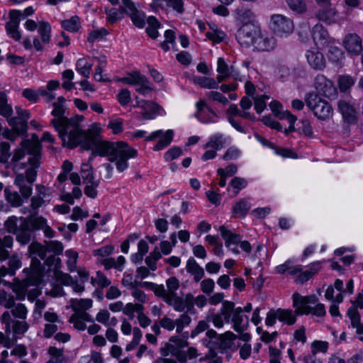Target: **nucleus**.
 <instances>
[{
    "instance_id": "obj_28",
    "label": "nucleus",
    "mask_w": 363,
    "mask_h": 363,
    "mask_svg": "<svg viewBox=\"0 0 363 363\" xmlns=\"http://www.w3.org/2000/svg\"><path fill=\"white\" fill-rule=\"evenodd\" d=\"M226 143V138L223 134L216 133L210 137L208 143H206L205 148H212L215 150H219L223 148Z\"/></svg>"
},
{
    "instance_id": "obj_11",
    "label": "nucleus",
    "mask_w": 363,
    "mask_h": 363,
    "mask_svg": "<svg viewBox=\"0 0 363 363\" xmlns=\"http://www.w3.org/2000/svg\"><path fill=\"white\" fill-rule=\"evenodd\" d=\"M122 3L124 5L123 13H126L130 17L135 26L143 28L145 25L144 14L137 9L131 0H122Z\"/></svg>"
},
{
    "instance_id": "obj_56",
    "label": "nucleus",
    "mask_w": 363,
    "mask_h": 363,
    "mask_svg": "<svg viewBox=\"0 0 363 363\" xmlns=\"http://www.w3.org/2000/svg\"><path fill=\"white\" fill-rule=\"evenodd\" d=\"M182 155V150L179 147H172L169 149L164 154V158L166 161L169 162L178 158Z\"/></svg>"
},
{
    "instance_id": "obj_16",
    "label": "nucleus",
    "mask_w": 363,
    "mask_h": 363,
    "mask_svg": "<svg viewBox=\"0 0 363 363\" xmlns=\"http://www.w3.org/2000/svg\"><path fill=\"white\" fill-rule=\"evenodd\" d=\"M343 44L348 52L355 55H359L363 49L362 40L355 33L347 35L343 41Z\"/></svg>"
},
{
    "instance_id": "obj_39",
    "label": "nucleus",
    "mask_w": 363,
    "mask_h": 363,
    "mask_svg": "<svg viewBox=\"0 0 363 363\" xmlns=\"http://www.w3.org/2000/svg\"><path fill=\"white\" fill-rule=\"evenodd\" d=\"M147 27L146 28V33L152 39L157 38L158 32L157 29L160 26V23L154 16H150L147 19Z\"/></svg>"
},
{
    "instance_id": "obj_12",
    "label": "nucleus",
    "mask_w": 363,
    "mask_h": 363,
    "mask_svg": "<svg viewBox=\"0 0 363 363\" xmlns=\"http://www.w3.org/2000/svg\"><path fill=\"white\" fill-rule=\"evenodd\" d=\"M30 222V226L33 232L43 230L46 238H52L55 237V232L47 224V220L43 216H35L33 213L27 218Z\"/></svg>"
},
{
    "instance_id": "obj_25",
    "label": "nucleus",
    "mask_w": 363,
    "mask_h": 363,
    "mask_svg": "<svg viewBox=\"0 0 363 363\" xmlns=\"http://www.w3.org/2000/svg\"><path fill=\"white\" fill-rule=\"evenodd\" d=\"M251 208V204L248 199H242L236 202L232 209L234 213L238 218H244Z\"/></svg>"
},
{
    "instance_id": "obj_53",
    "label": "nucleus",
    "mask_w": 363,
    "mask_h": 363,
    "mask_svg": "<svg viewBox=\"0 0 363 363\" xmlns=\"http://www.w3.org/2000/svg\"><path fill=\"white\" fill-rule=\"evenodd\" d=\"M229 185L235 189L234 196L238 195V192L246 187L247 182L245 179L241 177H234L230 182Z\"/></svg>"
},
{
    "instance_id": "obj_35",
    "label": "nucleus",
    "mask_w": 363,
    "mask_h": 363,
    "mask_svg": "<svg viewBox=\"0 0 363 363\" xmlns=\"http://www.w3.org/2000/svg\"><path fill=\"white\" fill-rule=\"evenodd\" d=\"M217 72L219 74L217 77L218 82L225 81L230 76L229 67L222 57H219L218 60Z\"/></svg>"
},
{
    "instance_id": "obj_64",
    "label": "nucleus",
    "mask_w": 363,
    "mask_h": 363,
    "mask_svg": "<svg viewBox=\"0 0 363 363\" xmlns=\"http://www.w3.org/2000/svg\"><path fill=\"white\" fill-rule=\"evenodd\" d=\"M240 155V151L235 147H229L223 156L224 160H236Z\"/></svg>"
},
{
    "instance_id": "obj_19",
    "label": "nucleus",
    "mask_w": 363,
    "mask_h": 363,
    "mask_svg": "<svg viewBox=\"0 0 363 363\" xmlns=\"http://www.w3.org/2000/svg\"><path fill=\"white\" fill-rule=\"evenodd\" d=\"M242 308L241 307L236 308L234 315L231 318L234 330L239 333L245 330L248 325V317L242 315Z\"/></svg>"
},
{
    "instance_id": "obj_30",
    "label": "nucleus",
    "mask_w": 363,
    "mask_h": 363,
    "mask_svg": "<svg viewBox=\"0 0 363 363\" xmlns=\"http://www.w3.org/2000/svg\"><path fill=\"white\" fill-rule=\"evenodd\" d=\"M237 18L245 23H252L255 18V13L250 9L243 6H238L235 10Z\"/></svg>"
},
{
    "instance_id": "obj_13",
    "label": "nucleus",
    "mask_w": 363,
    "mask_h": 363,
    "mask_svg": "<svg viewBox=\"0 0 363 363\" xmlns=\"http://www.w3.org/2000/svg\"><path fill=\"white\" fill-rule=\"evenodd\" d=\"M137 106L143 109L141 115L145 120L153 119L157 115L161 114L160 111H163L162 108L159 104L151 101H138Z\"/></svg>"
},
{
    "instance_id": "obj_15",
    "label": "nucleus",
    "mask_w": 363,
    "mask_h": 363,
    "mask_svg": "<svg viewBox=\"0 0 363 363\" xmlns=\"http://www.w3.org/2000/svg\"><path fill=\"white\" fill-rule=\"evenodd\" d=\"M276 44V40L273 36L263 34L259 30L252 46L257 50L264 52L273 50Z\"/></svg>"
},
{
    "instance_id": "obj_3",
    "label": "nucleus",
    "mask_w": 363,
    "mask_h": 363,
    "mask_svg": "<svg viewBox=\"0 0 363 363\" xmlns=\"http://www.w3.org/2000/svg\"><path fill=\"white\" fill-rule=\"evenodd\" d=\"M82 148L86 150H93L89 160V161L96 155L101 157L108 156V161L111 162L118 159L116 165L120 172H123L128 168L127 160L129 158L135 157L138 155L137 150L130 147L125 142L118 141L113 143L101 140V136L97 132L93 136H91L88 142L84 143Z\"/></svg>"
},
{
    "instance_id": "obj_47",
    "label": "nucleus",
    "mask_w": 363,
    "mask_h": 363,
    "mask_svg": "<svg viewBox=\"0 0 363 363\" xmlns=\"http://www.w3.org/2000/svg\"><path fill=\"white\" fill-rule=\"evenodd\" d=\"M11 313L15 318L26 320L27 318L28 310L24 304L15 303L11 308Z\"/></svg>"
},
{
    "instance_id": "obj_48",
    "label": "nucleus",
    "mask_w": 363,
    "mask_h": 363,
    "mask_svg": "<svg viewBox=\"0 0 363 363\" xmlns=\"http://www.w3.org/2000/svg\"><path fill=\"white\" fill-rule=\"evenodd\" d=\"M195 116L203 123H216V118H218L217 114L209 107H207V111L201 115L195 114Z\"/></svg>"
},
{
    "instance_id": "obj_54",
    "label": "nucleus",
    "mask_w": 363,
    "mask_h": 363,
    "mask_svg": "<svg viewBox=\"0 0 363 363\" xmlns=\"http://www.w3.org/2000/svg\"><path fill=\"white\" fill-rule=\"evenodd\" d=\"M48 203V201H45L43 198L38 196H33L30 199V207L33 211V215L36 216L38 213V208L43 206H46Z\"/></svg>"
},
{
    "instance_id": "obj_4",
    "label": "nucleus",
    "mask_w": 363,
    "mask_h": 363,
    "mask_svg": "<svg viewBox=\"0 0 363 363\" xmlns=\"http://www.w3.org/2000/svg\"><path fill=\"white\" fill-rule=\"evenodd\" d=\"M21 147L16 148L13 151L10 164L11 167L15 174L26 169L30 158L39 155V166L42 158V145L36 134L32 135V139L24 140L21 142Z\"/></svg>"
},
{
    "instance_id": "obj_1",
    "label": "nucleus",
    "mask_w": 363,
    "mask_h": 363,
    "mask_svg": "<svg viewBox=\"0 0 363 363\" xmlns=\"http://www.w3.org/2000/svg\"><path fill=\"white\" fill-rule=\"evenodd\" d=\"M63 252V245L61 242L57 240L44 241L42 244L33 241L28 246V252L31 257L30 268L36 277H42L45 271V267L40 259L44 260V264L48 267H54L55 276L57 281L62 284L71 286L73 284L72 277L67 273L59 272L61 267V259L57 257Z\"/></svg>"
},
{
    "instance_id": "obj_18",
    "label": "nucleus",
    "mask_w": 363,
    "mask_h": 363,
    "mask_svg": "<svg viewBox=\"0 0 363 363\" xmlns=\"http://www.w3.org/2000/svg\"><path fill=\"white\" fill-rule=\"evenodd\" d=\"M306 58L309 65L315 70H323L326 65L325 59L323 53L316 50H308Z\"/></svg>"
},
{
    "instance_id": "obj_32",
    "label": "nucleus",
    "mask_w": 363,
    "mask_h": 363,
    "mask_svg": "<svg viewBox=\"0 0 363 363\" xmlns=\"http://www.w3.org/2000/svg\"><path fill=\"white\" fill-rule=\"evenodd\" d=\"M8 123L14 129L17 135H23L27 133L28 123L26 120L12 117L8 120Z\"/></svg>"
},
{
    "instance_id": "obj_9",
    "label": "nucleus",
    "mask_w": 363,
    "mask_h": 363,
    "mask_svg": "<svg viewBox=\"0 0 363 363\" xmlns=\"http://www.w3.org/2000/svg\"><path fill=\"white\" fill-rule=\"evenodd\" d=\"M337 110L341 113L345 123L352 125L358 121L357 112L354 106L347 100L340 99L337 101Z\"/></svg>"
},
{
    "instance_id": "obj_51",
    "label": "nucleus",
    "mask_w": 363,
    "mask_h": 363,
    "mask_svg": "<svg viewBox=\"0 0 363 363\" xmlns=\"http://www.w3.org/2000/svg\"><path fill=\"white\" fill-rule=\"evenodd\" d=\"M328 57L330 61L337 63L343 59L344 53L342 50L337 47H330L328 50Z\"/></svg>"
},
{
    "instance_id": "obj_21",
    "label": "nucleus",
    "mask_w": 363,
    "mask_h": 363,
    "mask_svg": "<svg viewBox=\"0 0 363 363\" xmlns=\"http://www.w3.org/2000/svg\"><path fill=\"white\" fill-rule=\"evenodd\" d=\"M186 269L187 272L194 277L195 282L200 281L205 275L203 269L196 262L194 257H190L188 259Z\"/></svg>"
},
{
    "instance_id": "obj_27",
    "label": "nucleus",
    "mask_w": 363,
    "mask_h": 363,
    "mask_svg": "<svg viewBox=\"0 0 363 363\" xmlns=\"http://www.w3.org/2000/svg\"><path fill=\"white\" fill-rule=\"evenodd\" d=\"M6 201L12 207H19L23 203V199L17 191H13L9 187H6L4 190Z\"/></svg>"
},
{
    "instance_id": "obj_31",
    "label": "nucleus",
    "mask_w": 363,
    "mask_h": 363,
    "mask_svg": "<svg viewBox=\"0 0 363 363\" xmlns=\"http://www.w3.org/2000/svg\"><path fill=\"white\" fill-rule=\"evenodd\" d=\"M278 320L281 322L285 323L289 325H294L296 321V317L294 311L291 309H281L278 308Z\"/></svg>"
},
{
    "instance_id": "obj_10",
    "label": "nucleus",
    "mask_w": 363,
    "mask_h": 363,
    "mask_svg": "<svg viewBox=\"0 0 363 363\" xmlns=\"http://www.w3.org/2000/svg\"><path fill=\"white\" fill-rule=\"evenodd\" d=\"M32 229L29 220L24 217L19 218L18 229L14 234L16 240L21 245H26L30 242L32 238Z\"/></svg>"
},
{
    "instance_id": "obj_57",
    "label": "nucleus",
    "mask_w": 363,
    "mask_h": 363,
    "mask_svg": "<svg viewBox=\"0 0 363 363\" xmlns=\"http://www.w3.org/2000/svg\"><path fill=\"white\" fill-rule=\"evenodd\" d=\"M108 34V32L106 29L102 28L99 30H95L91 31L87 38V40L89 43H93L97 40L102 39L104 36L107 35Z\"/></svg>"
},
{
    "instance_id": "obj_42",
    "label": "nucleus",
    "mask_w": 363,
    "mask_h": 363,
    "mask_svg": "<svg viewBox=\"0 0 363 363\" xmlns=\"http://www.w3.org/2000/svg\"><path fill=\"white\" fill-rule=\"evenodd\" d=\"M174 136V131L172 130H167L164 136L157 142L154 146L153 150L158 151L167 147L172 141Z\"/></svg>"
},
{
    "instance_id": "obj_26",
    "label": "nucleus",
    "mask_w": 363,
    "mask_h": 363,
    "mask_svg": "<svg viewBox=\"0 0 363 363\" xmlns=\"http://www.w3.org/2000/svg\"><path fill=\"white\" fill-rule=\"evenodd\" d=\"M313 38L316 43L324 45L328 42L329 34L323 25L316 24L313 28Z\"/></svg>"
},
{
    "instance_id": "obj_8",
    "label": "nucleus",
    "mask_w": 363,
    "mask_h": 363,
    "mask_svg": "<svg viewBox=\"0 0 363 363\" xmlns=\"http://www.w3.org/2000/svg\"><path fill=\"white\" fill-rule=\"evenodd\" d=\"M259 31V28L253 23H244L238 30L236 38L238 43L245 47L253 45L254 41Z\"/></svg>"
},
{
    "instance_id": "obj_17",
    "label": "nucleus",
    "mask_w": 363,
    "mask_h": 363,
    "mask_svg": "<svg viewBox=\"0 0 363 363\" xmlns=\"http://www.w3.org/2000/svg\"><path fill=\"white\" fill-rule=\"evenodd\" d=\"M314 86L315 89L323 95L329 96L335 91L333 82L328 79L324 75L318 74L315 78Z\"/></svg>"
},
{
    "instance_id": "obj_43",
    "label": "nucleus",
    "mask_w": 363,
    "mask_h": 363,
    "mask_svg": "<svg viewBox=\"0 0 363 363\" xmlns=\"http://www.w3.org/2000/svg\"><path fill=\"white\" fill-rule=\"evenodd\" d=\"M195 82L201 87L204 89H217L220 82L213 78L199 77L195 79Z\"/></svg>"
},
{
    "instance_id": "obj_60",
    "label": "nucleus",
    "mask_w": 363,
    "mask_h": 363,
    "mask_svg": "<svg viewBox=\"0 0 363 363\" xmlns=\"http://www.w3.org/2000/svg\"><path fill=\"white\" fill-rule=\"evenodd\" d=\"M183 302L184 305V309L186 313H189L191 314H194L196 313L194 308V297L191 294H187L185 296V298H183Z\"/></svg>"
},
{
    "instance_id": "obj_23",
    "label": "nucleus",
    "mask_w": 363,
    "mask_h": 363,
    "mask_svg": "<svg viewBox=\"0 0 363 363\" xmlns=\"http://www.w3.org/2000/svg\"><path fill=\"white\" fill-rule=\"evenodd\" d=\"M320 269V262H316L312 263L309 269L301 272L296 278L295 281L298 284H303L308 281L315 273H317Z\"/></svg>"
},
{
    "instance_id": "obj_5",
    "label": "nucleus",
    "mask_w": 363,
    "mask_h": 363,
    "mask_svg": "<svg viewBox=\"0 0 363 363\" xmlns=\"http://www.w3.org/2000/svg\"><path fill=\"white\" fill-rule=\"evenodd\" d=\"M39 155L32 157L28 160L29 167L26 168L25 174L16 173L14 184L18 187L21 196L27 200L32 194L33 184L36 179L38 169L39 168Z\"/></svg>"
},
{
    "instance_id": "obj_14",
    "label": "nucleus",
    "mask_w": 363,
    "mask_h": 363,
    "mask_svg": "<svg viewBox=\"0 0 363 363\" xmlns=\"http://www.w3.org/2000/svg\"><path fill=\"white\" fill-rule=\"evenodd\" d=\"M9 14L10 20L6 24V31L14 40H19L21 35L18 31V28L22 13L19 10H11Z\"/></svg>"
},
{
    "instance_id": "obj_50",
    "label": "nucleus",
    "mask_w": 363,
    "mask_h": 363,
    "mask_svg": "<svg viewBox=\"0 0 363 363\" xmlns=\"http://www.w3.org/2000/svg\"><path fill=\"white\" fill-rule=\"evenodd\" d=\"M124 9L123 6H121L119 9H111L109 10H106V13H107V21L110 23H115L118 19L123 17Z\"/></svg>"
},
{
    "instance_id": "obj_22",
    "label": "nucleus",
    "mask_w": 363,
    "mask_h": 363,
    "mask_svg": "<svg viewBox=\"0 0 363 363\" xmlns=\"http://www.w3.org/2000/svg\"><path fill=\"white\" fill-rule=\"evenodd\" d=\"M219 231L221 236L225 240V246L230 247V246L238 245L240 242V237L238 234L233 233L230 230H228L224 225L220 226Z\"/></svg>"
},
{
    "instance_id": "obj_45",
    "label": "nucleus",
    "mask_w": 363,
    "mask_h": 363,
    "mask_svg": "<svg viewBox=\"0 0 363 363\" xmlns=\"http://www.w3.org/2000/svg\"><path fill=\"white\" fill-rule=\"evenodd\" d=\"M92 64H89L85 58H80L76 63V69L84 77H89Z\"/></svg>"
},
{
    "instance_id": "obj_63",
    "label": "nucleus",
    "mask_w": 363,
    "mask_h": 363,
    "mask_svg": "<svg viewBox=\"0 0 363 363\" xmlns=\"http://www.w3.org/2000/svg\"><path fill=\"white\" fill-rule=\"evenodd\" d=\"M36 196L43 198V199L45 201H48V203L50 201L51 194L49 189L43 185L38 184L36 186Z\"/></svg>"
},
{
    "instance_id": "obj_44",
    "label": "nucleus",
    "mask_w": 363,
    "mask_h": 363,
    "mask_svg": "<svg viewBox=\"0 0 363 363\" xmlns=\"http://www.w3.org/2000/svg\"><path fill=\"white\" fill-rule=\"evenodd\" d=\"M289 9L296 13H303L307 10L305 0H286Z\"/></svg>"
},
{
    "instance_id": "obj_29",
    "label": "nucleus",
    "mask_w": 363,
    "mask_h": 363,
    "mask_svg": "<svg viewBox=\"0 0 363 363\" xmlns=\"http://www.w3.org/2000/svg\"><path fill=\"white\" fill-rule=\"evenodd\" d=\"M315 16L320 21L332 24L335 22L336 11L332 8L324 7L320 9Z\"/></svg>"
},
{
    "instance_id": "obj_49",
    "label": "nucleus",
    "mask_w": 363,
    "mask_h": 363,
    "mask_svg": "<svg viewBox=\"0 0 363 363\" xmlns=\"http://www.w3.org/2000/svg\"><path fill=\"white\" fill-rule=\"evenodd\" d=\"M19 218L15 216L9 217L4 222V228L9 233L15 234L18 229Z\"/></svg>"
},
{
    "instance_id": "obj_24",
    "label": "nucleus",
    "mask_w": 363,
    "mask_h": 363,
    "mask_svg": "<svg viewBox=\"0 0 363 363\" xmlns=\"http://www.w3.org/2000/svg\"><path fill=\"white\" fill-rule=\"evenodd\" d=\"M347 314L350 319L352 327L357 328V333L363 334V324L360 323V314L356 306H352L349 308Z\"/></svg>"
},
{
    "instance_id": "obj_55",
    "label": "nucleus",
    "mask_w": 363,
    "mask_h": 363,
    "mask_svg": "<svg viewBox=\"0 0 363 363\" xmlns=\"http://www.w3.org/2000/svg\"><path fill=\"white\" fill-rule=\"evenodd\" d=\"M99 185V180L89 182V184H86L84 187V194L91 199H94L97 196L98 192L96 188Z\"/></svg>"
},
{
    "instance_id": "obj_34",
    "label": "nucleus",
    "mask_w": 363,
    "mask_h": 363,
    "mask_svg": "<svg viewBox=\"0 0 363 363\" xmlns=\"http://www.w3.org/2000/svg\"><path fill=\"white\" fill-rule=\"evenodd\" d=\"M13 238L11 235H6L0 238V259L5 260L9 257V252L7 248H11L13 246Z\"/></svg>"
},
{
    "instance_id": "obj_6",
    "label": "nucleus",
    "mask_w": 363,
    "mask_h": 363,
    "mask_svg": "<svg viewBox=\"0 0 363 363\" xmlns=\"http://www.w3.org/2000/svg\"><path fill=\"white\" fill-rule=\"evenodd\" d=\"M306 106L313 112L320 120H328L333 113L332 106L315 92H310L306 95Z\"/></svg>"
},
{
    "instance_id": "obj_2",
    "label": "nucleus",
    "mask_w": 363,
    "mask_h": 363,
    "mask_svg": "<svg viewBox=\"0 0 363 363\" xmlns=\"http://www.w3.org/2000/svg\"><path fill=\"white\" fill-rule=\"evenodd\" d=\"M54 107L51 114L54 116L50 121L51 124L58 133L62 144L64 147L73 149L79 145L83 147V144L88 142L91 136L96 132L88 129L83 130L79 123L84 120L82 116H76L72 118L65 116V108L59 103H52Z\"/></svg>"
},
{
    "instance_id": "obj_41",
    "label": "nucleus",
    "mask_w": 363,
    "mask_h": 363,
    "mask_svg": "<svg viewBox=\"0 0 363 363\" xmlns=\"http://www.w3.org/2000/svg\"><path fill=\"white\" fill-rule=\"evenodd\" d=\"M277 272L279 274H284L286 272L289 271V274L294 275L298 272H301L302 268L301 266L293 267V262L291 260L286 261L285 263L280 264L276 267Z\"/></svg>"
},
{
    "instance_id": "obj_7",
    "label": "nucleus",
    "mask_w": 363,
    "mask_h": 363,
    "mask_svg": "<svg viewBox=\"0 0 363 363\" xmlns=\"http://www.w3.org/2000/svg\"><path fill=\"white\" fill-rule=\"evenodd\" d=\"M270 28L279 36H286L294 30L293 21L281 14H274L271 16Z\"/></svg>"
},
{
    "instance_id": "obj_20",
    "label": "nucleus",
    "mask_w": 363,
    "mask_h": 363,
    "mask_svg": "<svg viewBox=\"0 0 363 363\" xmlns=\"http://www.w3.org/2000/svg\"><path fill=\"white\" fill-rule=\"evenodd\" d=\"M293 306L296 308L294 313L296 315L309 314L311 312V307L307 306L305 297L298 293L293 295Z\"/></svg>"
},
{
    "instance_id": "obj_52",
    "label": "nucleus",
    "mask_w": 363,
    "mask_h": 363,
    "mask_svg": "<svg viewBox=\"0 0 363 363\" xmlns=\"http://www.w3.org/2000/svg\"><path fill=\"white\" fill-rule=\"evenodd\" d=\"M272 111L279 119H285L286 113H291L289 111H282L281 104L277 101H273L269 104Z\"/></svg>"
},
{
    "instance_id": "obj_62",
    "label": "nucleus",
    "mask_w": 363,
    "mask_h": 363,
    "mask_svg": "<svg viewBox=\"0 0 363 363\" xmlns=\"http://www.w3.org/2000/svg\"><path fill=\"white\" fill-rule=\"evenodd\" d=\"M188 313L182 314L178 319L176 320L177 332L180 333L183 328L188 325L191 323V318L188 315Z\"/></svg>"
},
{
    "instance_id": "obj_38",
    "label": "nucleus",
    "mask_w": 363,
    "mask_h": 363,
    "mask_svg": "<svg viewBox=\"0 0 363 363\" xmlns=\"http://www.w3.org/2000/svg\"><path fill=\"white\" fill-rule=\"evenodd\" d=\"M235 308V303L230 301H223L222 308H220L221 315L224 317L226 323H229L231 317L234 315Z\"/></svg>"
},
{
    "instance_id": "obj_58",
    "label": "nucleus",
    "mask_w": 363,
    "mask_h": 363,
    "mask_svg": "<svg viewBox=\"0 0 363 363\" xmlns=\"http://www.w3.org/2000/svg\"><path fill=\"white\" fill-rule=\"evenodd\" d=\"M11 312L5 311L1 316V322L5 325V333L10 334L11 333V325L16 319H12Z\"/></svg>"
},
{
    "instance_id": "obj_40",
    "label": "nucleus",
    "mask_w": 363,
    "mask_h": 363,
    "mask_svg": "<svg viewBox=\"0 0 363 363\" xmlns=\"http://www.w3.org/2000/svg\"><path fill=\"white\" fill-rule=\"evenodd\" d=\"M29 328L28 323L26 320H15L11 325V333L17 337L20 335H23L28 331Z\"/></svg>"
},
{
    "instance_id": "obj_36",
    "label": "nucleus",
    "mask_w": 363,
    "mask_h": 363,
    "mask_svg": "<svg viewBox=\"0 0 363 363\" xmlns=\"http://www.w3.org/2000/svg\"><path fill=\"white\" fill-rule=\"evenodd\" d=\"M61 26L65 30L69 32H77L81 28L79 17L74 16L68 20H64L61 22Z\"/></svg>"
},
{
    "instance_id": "obj_61",
    "label": "nucleus",
    "mask_w": 363,
    "mask_h": 363,
    "mask_svg": "<svg viewBox=\"0 0 363 363\" xmlns=\"http://www.w3.org/2000/svg\"><path fill=\"white\" fill-rule=\"evenodd\" d=\"M215 283L212 279L208 278L201 282V290L203 293L210 295L214 289Z\"/></svg>"
},
{
    "instance_id": "obj_59",
    "label": "nucleus",
    "mask_w": 363,
    "mask_h": 363,
    "mask_svg": "<svg viewBox=\"0 0 363 363\" xmlns=\"http://www.w3.org/2000/svg\"><path fill=\"white\" fill-rule=\"evenodd\" d=\"M354 84V80L350 76H341L338 80L340 91H346Z\"/></svg>"
},
{
    "instance_id": "obj_37",
    "label": "nucleus",
    "mask_w": 363,
    "mask_h": 363,
    "mask_svg": "<svg viewBox=\"0 0 363 363\" xmlns=\"http://www.w3.org/2000/svg\"><path fill=\"white\" fill-rule=\"evenodd\" d=\"M11 156V145L8 142L0 143V157L1 159V164L5 165L6 169L11 167L10 162L9 159Z\"/></svg>"
},
{
    "instance_id": "obj_46",
    "label": "nucleus",
    "mask_w": 363,
    "mask_h": 363,
    "mask_svg": "<svg viewBox=\"0 0 363 363\" xmlns=\"http://www.w3.org/2000/svg\"><path fill=\"white\" fill-rule=\"evenodd\" d=\"M38 33L40 35L42 41L48 43L50 40L51 26L45 21H42L38 26Z\"/></svg>"
},
{
    "instance_id": "obj_33",
    "label": "nucleus",
    "mask_w": 363,
    "mask_h": 363,
    "mask_svg": "<svg viewBox=\"0 0 363 363\" xmlns=\"http://www.w3.org/2000/svg\"><path fill=\"white\" fill-rule=\"evenodd\" d=\"M92 300L90 298H72L70 304L73 311L76 312L84 311L92 306Z\"/></svg>"
}]
</instances>
